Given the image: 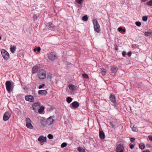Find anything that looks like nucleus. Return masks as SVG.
<instances>
[{"mask_svg": "<svg viewBox=\"0 0 152 152\" xmlns=\"http://www.w3.org/2000/svg\"><path fill=\"white\" fill-rule=\"evenodd\" d=\"M37 50L38 52H39L41 50V48L40 47H38L37 49Z\"/></svg>", "mask_w": 152, "mask_h": 152, "instance_id": "obj_42", "label": "nucleus"}, {"mask_svg": "<svg viewBox=\"0 0 152 152\" xmlns=\"http://www.w3.org/2000/svg\"><path fill=\"white\" fill-rule=\"evenodd\" d=\"M33 18L34 19H37V17L36 15H34L33 17Z\"/></svg>", "mask_w": 152, "mask_h": 152, "instance_id": "obj_47", "label": "nucleus"}, {"mask_svg": "<svg viewBox=\"0 0 152 152\" xmlns=\"http://www.w3.org/2000/svg\"><path fill=\"white\" fill-rule=\"evenodd\" d=\"M116 67L114 66L113 67L111 68V70L113 73H115L116 72Z\"/></svg>", "mask_w": 152, "mask_h": 152, "instance_id": "obj_26", "label": "nucleus"}, {"mask_svg": "<svg viewBox=\"0 0 152 152\" xmlns=\"http://www.w3.org/2000/svg\"><path fill=\"white\" fill-rule=\"evenodd\" d=\"M110 124L111 127L113 128H115L117 126V124L115 122H110Z\"/></svg>", "mask_w": 152, "mask_h": 152, "instance_id": "obj_18", "label": "nucleus"}, {"mask_svg": "<svg viewBox=\"0 0 152 152\" xmlns=\"http://www.w3.org/2000/svg\"><path fill=\"white\" fill-rule=\"evenodd\" d=\"M26 124H28V123L30 124L31 123V120L28 118H26Z\"/></svg>", "mask_w": 152, "mask_h": 152, "instance_id": "obj_27", "label": "nucleus"}, {"mask_svg": "<svg viewBox=\"0 0 152 152\" xmlns=\"http://www.w3.org/2000/svg\"><path fill=\"white\" fill-rule=\"evenodd\" d=\"M110 99L112 102V104L115 106L116 105V101L114 96L111 95L109 97Z\"/></svg>", "mask_w": 152, "mask_h": 152, "instance_id": "obj_9", "label": "nucleus"}, {"mask_svg": "<svg viewBox=\"0 0 152 152\" xmlns=\"http://www.w3.org/2000/svg\"><path fill=\"white\" fill-rule=\"evenodd\" d=\"M148 19V17L147 16H143L142 18V20L143 21H146Z\"/></svg>", "mask_w": 152, "mask_h": 152, "instance_id": "obj_33", "label": "nucleus"}, {"mask_svg": "<svg viewBox=\"0 0 152 152\" xmlns=\"http://www.w3.org/2000/svg\"><path fill=\"white\" fill-rule=\"evenodd\" d=\"M78 150L79 152H85L84 149L81 147H79Z\"/></svg>", "mask_w": 152, "mask_h": 152, "instance_id": "obj_30", "label": "nucleus"}, {"mask_svg": "<svg viewBox=\"0 0 152 152\" xmlns=\"http://www.w3.org/2000/svg\"><path fill=\"white\" fill-rule=\"evenodd\" d=\"M46 72L45 70L41 69L38 72V77L40 79H44L46 77Z\"/></svg>", "mask_w": 152, "mask_h": 152, "instance_id": "obj_2", "label": "nucleus"}, {"mask_svg": "<svg viewBox=\"0 0 152 152\" xmlns=\"http://www.w3.org/2000/svg\"><path fill=\"white\" fill-rule=\"evenodd\" d=\"M142 152H150L149 150H147L146 151H142Z\"/></svg>", "mask_w": 152, "mask_h": 152, "instance_id": "obj_48", "label": "nucleus"}, {"mask_svg": "<svg viewBox=\"0 0 152 152\" xmlns=\"http://www.w3.org/2000/svg\"><path fill=\"white\" fill-rule=\"evenodd\" d=\"M93 22L95 31L97 33L99 32L100 31V28L97 20L96 19H94L93 20Z\"/></svg>", "mask_w": 152, "mask_h": 152, "instance_id": "obj_3", "label": "nucleus"}, {"mask_svg": "<svg viewBox=\"0 0 152 152\" xmlns=\"http://www.w3.org/2000/svg\"><path fill=\"white\" fill-rule=\"evenodd\" d=\"M72 101V99L70 97H68L66 98V101L68 103H70Z\"/></svg>", "mask_w": 152, "mask_h": 152, "instance_id": "obj_28", "label": "nucleus"}, {"mask_svg": "<svg viewBox=\"0 0 152 152\" xmlns=\"http://www.w3.org/2000/svg\"><path fill=\"white\" fill-rule=\"evenodd\" d=\"M25 99L27 101L31 102H33L34 101V99L33 97L30 95H26L25 96Z\"/></svg>", "mask_w": 152, "mask_h": 152, "instance_id": "obj_10", "label": "nucleus"}, {"mask_svg": "<svg viewBox=\"0 0 152 152\" xmlns=\"http://www.w3.org/2000/svg\"><path fill=\"white\" fill-rule=\"evenodd\" d=\"M99 134L100 137L101 139H104L105 135L103 132L100 131L99 132Z\"/></svg>", "mask_w": 152, "mask_h": 152, "instance_id": "obj_20", "label": "nucleus"}, {"mask_svg": "<svg viewBox=\"0 0 152 152\" xmlns=\"http://www.w3.org/2000/svg\"><path fill=\"white\" fill-rule=\"evenodd\" d=\"M71 104L73 107L75 109L77 108L79 106V103L76 101L73 102Z\"/></svg>", "mask_w": 152, "mask_h": 152, "instance_id": "obj_13", "label": "nucleus"}, {"mask_svg": "<svg viewBox=\"0 0 152 152\" xmlns=\"http://www.w3.org/2000/svg\"><path fill=\"white\" fill-rule=\"evenodd\" d=\"M83 76L85 78H88V75L86 74H83Z\"/></svg>", "mask_w": 152, "mask_h": 152, "instance_id": "obj_37", "label": "nucleus"}, {"mask_svg": "<svg viewBox=\"0 0 152 152\" xmlns=\"http://www.w3.org/2000/svg\"><path fill=\"white\" fill-rule=\"evenodd\" d=\"M39 108H40L38 110V112L39 113H41L44 110V107L43 106H42L41 107H40Z\"/></svg>", "mask_w": 152, "mask_h": 152, "instance_id": "obj_25", "label": "nucleus"}, {"mask_svg": "<svg viewBox=\"0 0 152 152\" xmlns=\"http://www.w3.org/2000/svg\"><path fill=\"white\" fill-rule=\"evenodd\" d=\"M47 140V138L46 137H44L43 136H40L38 139V140L39 141H44L46 142Z\"/></svg>", "mask_w": 152, "mask_h": 152, "instance_id": "obj_14", "label": "nucleus"}, {"mask_svg": "<svg viewBox=\"0 0 152 152\" xmlns=\"http://www.w3.org/2000/svg\"><path fill=\"white\" fill-rule=\"evenodd\" d=\"M54 120L53 119L52 117H50L48 118L47 120V123L49 125H50L53 124Z\"/></svg>", "mask_w": 152, "mask_h": 152, "instance_id": "obj_12", "label": "nucleus"}, {"mask_svg": "<svg viewBox=\"0 0 152 152\" xmlns=\"http://www.w3.org/2000/svg\"><path fill=\"white\" fill-rule=\"evenodd\" d=\"M42 124L44 126H45V124L42 123Z\"/></svg>", "mask_w": 152, "mask_h": 152, "instance_id": "obj_52", "label": "nucleus"}, {"mask_svg": "<svg viewBox=\"0 0 152 152\" xmlns=\"http://www.w3.org/2000/svg\"><path fill=\"white\" fill-rule=\"evenodd\" d=\"M45 86V84H43L42 85H40L39 86V89H41L44 86Z\"/></svg>", "mask_w": 152, "mask_h": 152, "instance_id": "obj_39", "label": "nucleus"}, {"mask_svg": "<svg viewBox=\"0 0 152 152\" xmlns=\"http://www.w3.org/2000/svg\"><path fill=\"white\" fill-rule=\"evenodd\" d=\"M68 87L69 89L73 90H76L77 88L76 86L72 85H69Z\"/></svg>", "mask_w": 152, "mask_h": 152, "instance_id": "obj_19", "label": "nucleus"}, {"mask_svg": "<svg viewBox=\"0 0 152 152\" xmlns=\"http://www.w3.org/2000/svg\"><path fill=\"white\" fill-rule=\"evenodd\" d=\"M122 56L124 57H125V56L126 55V53L125 52H123L122 53Z\"/></svg>", "mask_w": 152, "mask_h": 152, "instance_id": "obj_40", "label": "nucleus"}, {"mask_svg": "<svg viewBox=\"0 0 152 152\" xmlns=\"http://www.w3.org/2000/svg\"><path fill=\"white\" fill-rule=\"evenodd\" d=\"M47 27L49 28L51 30L54 31H56V28L54 26V25L51 23H48L46 24Z\"/></svg>", "mask_w": 152, "mask_h": 152, "instance_id": "obj_7", "label": "nucleus"}, {"mask_svg": "<svg viewBox=\"0 0 152 152\" xmlns=\"http://www.w3.org/2000/svg\"><path fill=\"white\" fill-rule=\"evenodd\" d=\"M131 127L132 128V130L133 131H135L137 130V128L136 127H134V125L132 126V124L131 125Z\"/></svg>", "mask_w": 152, "mask_h": 152, "instance_id": "obj_32", "label": "nucleus"}, {"mask_svg": "<svg viewBox=\"0 0 152 152\" xmlns=\"http://www.w3.org/2000/svg\"><path fill=\"white\" fill-rule=\"evenodd\" d=\"M135 24L137 26H140L141 25V23L139 21H136L135 22Z\"/></svg>", "mask_w": 152, "mask_h": 152, "instance_id": "obj_34", "label": "nucleus"}, {"mask_svg": "<svg viewBox=\"0 0 152 152\" xmlns=\"http://www.w3.org/2000/svg\"><path fill=\"white\" fill-rule=\"evenodd\" d=\"M130 140L131 142H133L135 140V139L133 138H130Z\"/></svg>", "mask_w": 152, "mask_h": 152, "instance_id": "obj_46", "label": "nucleus"}, {"mask_svg": "<svg viewBox=\"0 0 152 152\" xmlns=\"http://www.w3.org/2000/svg\"><path fill=\"white\" fill-rule=\"evenodd\" d=\"M1 53L3 58L5 60L7 59L9 57V53L4 49H2L1 50Z\"/></svg>", "mask_w": 152, "mask_h": 152, "instance_id": "obj_5", "label": "nucleus"}, {"mask_svg": "<svg viewBox=\"0 0 152 152\" xmlns=\"http://www.w3.org/2000/svg\"><path fill=\"white\" fill-rule=\"evenodd\" d=\"M38 93L40 94L46 95L47 92L45 90H41L38 91Z\"/></svg>", "mask_w": 152, "mask_h": 152, "instance_id": "obj_15", "label": "nucleus"}, {"mask_svg": "<svg viewBox=\"0 0 152 152\" xmlns=\"http://www.w3.org/2000/svg\"><path fill=\"white\" fill-rule=\"evenodd\" d=\"M83 0H76V1L78 4H80L82 3Z\"/></svg>", "mask_w": 152, "mask_h": 152, "instance_id": "obj_38", "label": "nucleus"}, {"mask_svg": "<svg viewBox=\"0 0 152 152\" xmlns=\"http://www.w3.org/2000/svg\"><path fill=\"white\" fill-rule=\"evenodd\" d=\"M67 145V144L65 142H64L61 145V147L62 148H64Z\"/></svg>", "mask_w": 152, "mask_h": 152, "instance_id": "obj_35", "label": "nucleus"}, {"mask_svg": "<svg viewBox=\"0 0 152 152\" xmlns=\"http://www.w3.org/2000/svg\"><path fill=\"white\" fill-rule=\"evenodd\" d=\"M16 47L15 46H13L12 45H11L10 46V50L11 52L12 53H13L15 52V50L16 49Z\"/></svg>", "mask_w": 152, "mask_h": 152, "instance_id": "obj_21", "label": "nucleus"}, {"mask_svg": "<svg viewBox=\"0 0 152 152\" xmlns=\"http://www.w3.org/2000/svg\"><path fill=\"white\" fill-rule=\"evenodd\" d=\"M34 52H36V51H37V49L36 48H35L34 49Z\"/></svg>", "mask_w": 152, "mask_h": 152, "instance_id": "obj_50", "label": "nucleus"}, {"mask_svg": "<svg viewBox=\"0 0 152 152\" xmlns=\"http://www.w3.org/2000/svg\"><path fill=\"white\" fill-rule=\"evenodd\" d=\"M40 104L39 102L35 103L32 105L33 109L34 110H36L38 109L40 107Z\"/></svg>", "mask_w": 152, "mask_h": 152, "instance_id": "obj_11", "label": "nucleus"}, {"mask_svg": "<svg viewBox=\"0 0 152 152\" xmlns=\"http://www.w3.org/2000/svg\"><path fill=\"white\" fill-rule=\"evenodd\" d=\"M142 2H145L147 1L148 0H141Z\"/></svg>", "mask_w": 152, "mask_h": 152, "instance_id": "obj_49", "label": "nucleus"}, {"mask_svg": "<svg viewBox=\"0 0 152 152\" xmlns=\"http://www.w3.org/2000/svg\"><path fill=\"white\" fill-rule=\"evenodd\" d=\"M100 70L101 71L100 73L103 76H104L106 75L107 71L106 69L104 68L101 69Z\"/></svg>", "mask_w": 152, "mask_h": 152, "instance_id": "obj_16", "label": "nucleus"}, {"mask_svg": "<svg viewBox=\"0 0 152 152\" xmlns=\"http://www.w3.org/2000/svg\"><path fill=\"white\" fill-rule=\"evenodd\" d=\"M146 4L148 6H152V0L149 1L146 3Z\"/></svg>", "mask_w": 152, "mask_h": 152, "instance_id": "obj_29", "label": "nucleus"}, {"mask_svg": "<svg viewBox=\"0 0 152 152\" xmlns=\"http://www.w3.org/2000/svg\"><path fill=\"white\" fill-rule=\"evenodd\" d=\"M134 146L133 144L131 145L130 146V148L131 149H133L134 148Z\"/></svg>", "mask_w": 152, "mask_h": 152, "instance_id": "obj_43", "label": "nucleus"}, {"mask_svg": "<svg viewBox=\"0 0 152 152\" xmlns=\"http://www.w3.org/2000/svg\"><path fill=\"white\" fill-rule=\"evenodd\" d=\"M145 35L146 36H149L152 35V31H146L145 33Z\"/></svg>", "mask_w": 152, "mask_h": 152, "instance_id": "obj_22", "label": "nucleus"}, {"mask_svg": "<svg viewBox=\"0 0 152 152\" xmlns=\"http://www.w3.org/2000/svg\"><path fill=\"white\" fill-rule=\"evenodd\" d=\"M82 19L84 21H86L88 20V18L87 15H84L82 17Z\"/></svg>", "mask_w": 152, "mask_h": 152, "instance_id": "obj_31", "label": "nucleus"}, {"mask_svg": "<svg viewBox=\"0 0 152 152\" xmlns=\"http://www.w3.org/2000/svg\"><path fill=\"white\" fill-rule=\"evenodd\" d=\"M145 147V145L143 143H140L139 145V148L141 150L144 149Z\"/></svg>", "mask_w": 152, "mask_h": 152, "instance_id": "obj_23", "label": "nucleus"}, {"mask_svg": "<svg viewBox=\"0 0 152 152\" xmlns=\"http://www.w3.org/2000/svg\"><path fill=\"white\" fill-rule=\"evenodd\" d=\"M116 152H124V148L123 146L121 144H119L116 148Z\"/></svg>", "mask_w": 152, "mask_h": 152, "instance_id": "obj_8", "label": "nucleus"}, {"mask_svg": "<svg viewBox=\"0 0 152 152\" xmlns=\"http://www.w3.org/2000/svg\"><path fill=\"white\" fill-rule=\"evenodd\" d=\"M132 53L130 52H129L128 53L127 55L129 56H130L131 55Z\"/></svg>", "mask_w": 152, "mask_h": 152, "instance_id": "obj_45", "label": "nucleus"}, {"mask_svg": "<svg viewBox=\"0 0 152 152\" xmlns=\"http://www.w3.org/2000/svg\"><path fill=\"white\" fill-rule=\"evenodd\" d=\"M38 67L37 66H33L32 68V72L34 73L37 72L38 71Z\"/></svg>", "mask_w": 152, "mask_h": 152, "instance_id": "obj_17", "label": "nucleus"}, {"mask_svg": "<svg viewBox=\"0 0 152 152\" xmlns=\"http://www.w3.org/2000/svg\"><path fill=\"white\" fill-rule=\"evenodd\" d=\"M11 114L8 112H6L4 114L3 119L4 121H6L8 120L11 116Z\"/></svg>", "mask_w": 152, "mask_h": 152, "instance_id": "obj_6", "label": "nucleus"}, {"mask_svg": "<svg viewBox=\"0 0 152 152\" xmlns=\"http://www.w3.org/2000/svg\"><path fill=\"white\" fill-rule=\"evenodd\" d=\"M48 58L51 61H53L56 59L57 56L56 53L54 52H51L47 54Z\"/></svg>", "mask_w": 152, "mask_h": 152, "instance_id": "obj_4", "label": "nucleus"}, {"mask_svg": "<svg viewBox=\"0 0 152 152\" xmlns=\"http://www.w3.org/2000/svg\"><path fill=\"white\" fill-rule=\"evenodd\" d=\"M122 30H123V29H122V28L121 27H120L119 28H118V31H122Z\"/></svg>", "mask_w": 152, "mask_h": 152, "instance_id": "obj_44", "label": "nucleus"}, {"mask_svg": "<svg viewBox=\"0 0 152 152\" xmlns=\"http://www.w3.org/2000/svg\"><path fill=\"white\" fill-rule=\"evenodd\" d=\"M26 125L27 127L29 129H32L33 128V126L31 123L30 124L28 123V124H26Z\"/></svg>", "mask_w": 152, "mask_h": 152, "instance_id": "obj_24", "label": "nucleus"}, {"mask_svg": "<svg viewBox=\"0 0 152 152\" xmlns=\"http://www.w3.org/2000/svg\"><path fill=\"white\" fill-rule=\"evenodd\" d=\"M14 85V83L11 81H7L6 82V88L8 92H11L13 90Z\"/></svg>", "mask_w": 152, "mask_h": 152, "instance_id": "obj_1", "label": "nucleus"}, {"mask_svg": "<svg viewBox=\"0 0 152 152\" xmlns=\"http://www.w3.org/2000/svg\"><path fill=\"white\" fill-rule=\"evenodd\" d=\"M123 32H125L126 31V30L125 29H123L122 30Z\"/></svg>", "mask_w": 152, "mask_h": 152, "instance_id": "obj_51", "label": "nucleus"}, {"mask_svg": "<svg viewBox=\"0 0 152 152\" xmlns=\"http://www.w3.org/2000/svg\"><path fill=\"white\" fill-rule=\"evenodd\" d=\"M48 137L49 139H52L53 138V136L52 134H49L48 135Z\"/></svg>", "mask_w": 152, "mask_h": 152, "instance_id": "obj_36", "label": "nucleus"}, {"mask_svg": "<svg viewBox=\"0 0 152 152\" xmlns=\"http://www.w3.org/2000/svg\"><path fill=\"white\" fill-rule=\"evenodd\" d=\"M149 139L151 141H152V136L149 135L148 137Z\"/></svg>", "mask_w": 152, "mask_h": 152, "instance_id": "obj_41", "label": "nucleus"}]
</instances>
